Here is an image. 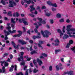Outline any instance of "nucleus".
Returning <instances> with one entry per match:
<instances>
[{
	"instance_id": "nucleus-1",
	"label": "nucleus",
	"mask_w": 75,
	"mask_h": 75,
	"mask_svg": "<svg viewBox=\"0 0 75 75\" xmlns=\"http://www.w3.org/2000/svg\"><path fill=\"white\" fill-rule=\"evenodd\" d=\"M18 20L20 23H22L23 22L25 25H28V22L25 21H27V19L26 18H23L22 19H18V18H11V23H13V24H16V22Z\"/></svg>"
},
{
	"instance_id": "nucleus-2",
	"label": "nucleus",
	"mask_w": 75,
	"mask_h": 75,
	"mask_svg": "<svg viewBox=\"0 0 75 75\" xmlns=\"http://www.w3.org/2000/svg\"><path fill=\"white\" fill-rule=\"evenodd\" d=\"M37 18L38 20H39V22L36 23H34V25H36V29H35L34 30L35 31V32L36 33H38L37 28H38V26L37 25H42V24H45L46 23V22H45V21H42V18L40 17H38Z\"/></svg>"
},
{
	"instance_id": "nucleus-3",
	"label": "nucleus",
	"mask_w": 75,
	"mask_h": 75,
	"mask_svg": "<svg viewBox=\"0 0 75 75\" xmlns=\"http://www.w3.org/2000/svg\"><path fill=\"white\" fill-rule=\"evenodd\" d=\"M72 27V25L71 24L68 25L66 27V30L67 31H70V32H73L72 33L73 35H75V28H71Z\"/></svg>"
},
{
	"instance_id": "nucleus-4",
	"label": "nucleus",
	"mask_w": 75,
	"mask_h": 75,
	"mask_svg": "<svg viewBox=\"0 0 75 75\" xmlns=\"http://www.w3.org/2000/svg\"><path fill=\"white\" fill-rule=\"evenodd\" d=\"M44 33L43 31H41V34L42 35L43 37H46V38H47V37H48L49 35L51 34V33L49 31L47 30L45 31Z\"/></svg>"
},
{
	"instance_id": "nucleus-5",
	"label": "nucleus",
	"mask_w": 75,
	"mask_h": 75,
	"mask_svg": "<svg viewBox=\"0 0 75 75\" xmlns=\"http://www.w3.org/2000/svg\"><path fill=\"white\" fill-rule=\"evenodd\" d=\"M66 33H66L64 34V37L63 36L62 37L63 39H65L66 38H69V37H72L70 36L73 35H72V32L70 31H67L66 32Z\"/></svg>"
},
{
	"instance_id": "nucleus-6",
	"label": "nucleus",
	"mask_w": 75,
	"mask_h": 75,
	"mask_svg": "<svg viewBox=\"0 0 75 75\" xmlns=\"http://www.w3.org/2000/svg\"><path fill=\"white\" fill-rule=\"evenodd\" d=\"M34 6V5L33 4L30 6V8H31L30 11V12H32V14H30V16L32 17H34V15H33V14H34V13L35 14H37L38 13V12H37V11H35L34 13L33 12V11L35 10V8L33 7Z\"/></svg>"
},
{
	"instance_id": "nucleus-7",
	"label": "nucleus",
	"mask_w": 75,
	"mask_h": 75,
	"mask_svg": "<svg viewBox=\"0 0 75 75\" xmlns=\"http://www.w3.org/2000/svg\"><path fill=\"white\" fill-rule=\"evenodd\" d=\"M9 7H13L14 6H16V3L14 1V0H9Z\"/></svg>"
},
{
	"instance_id": "nucleus-8",
	"label": "nucleus",
	"mask_w": 75,
	"mask_h": 75,
	"mask_svg": "<svg viewBox=\"0 0 75 75\" xmlns=\"http://www.w3.org/2000/svg\"><path fill=\"white\" fill-rule=\"evenodd\" d=\"M6 29L8 30L10 34V33L12 34L13 33H16V30H14L12 31H11V26H9L6 27Z\"/></svg>"
},
{
	"instance_id": "nucleus-9",
	"label": "nucleus",
	"mask_w": 75,
	"mask_h": 75,
	"mask_svg": "<svg viewBox=\"0 0 75 75\" xmlns=\"http://www.w3.org/2000/svg\"><path fill=\"white\" fill-rule=\"evenodd\" d=\"M62 66V64L59 63V64L58 65H57L56 67V69L57 71H58L59 69H63V67H61Z\"/></svg>"
},
{
	"instance_id": "nucleus-10",
	"label": "nucleus",
	"mask_w": 75,
	"mask_h": 75,
	"mask_svg": "<svg viewBox=\"0 0 75 75\" xmlns=\"http://www.w3.org/2000/svg\"><path fill=\"white\" fill-rule=\"evenodd\" d=\"M4 33H5V40H8V37H7V35H10V33L8 31H6V30H4Z\"/></svg>"
},
{
	"instance_id": "nucleus-11",
	"label": "nucleus",
	"mask_w": 75,
	"mask_h": 75,
	"mask_svg": "<svg viewBox=\"0 0 75 75\" xmlns=\"http://www.w3.org/2000/svg\"><path fill=\"white\" fill-rule=\"evenodd\" d=\"M23 1L24 3H26L27 4H30L31 3L32 4H34V3L32 0H28V1L27 0H23Z\"/></svg>"
},
{
	"instance_id": "nucleus-12",
	"label": "nucleus",
	"mask_w": 75,
	"mask_h": 75,
	"mask_svg": "<svg viewBox=\"0 0 75 75\" xmlns=\"http://www.w3.org/2000/svg\"><path fill=\"white\" fill-rule=\"evenodd\" d=\"M11 67L10 68L9 71L10 72H12L13 71V68L14 67L15 68V71H17V65H15L14 66L13 65L11 66Z\"/></svg>"
},
{
	"instance_id": "nucleus-13",
	"label": "nucleus",
	"mask_w": 75,
	"mask_h": 75,
	"mask_svg": "<svg viewBox=\"0 0 75 75\" xmlns=\"http://www.w3.org/2000/svg\"><path fill=\"white\" fill-rule=\"evenodd\" d=\"M58 33H60V38H62L63 35H64V33L62 32V31L60 29H58L57 30Z\"/></svg>"
},
{
	"instance_id": "nucleus-14",
	"label": "nucleus",
	"mask_w": 75,
	"mask_h": 75,
	"mask_svg": "<svg viewBox=\"0 0 75 75\" xmlns=\"http://www.w3.org/2000/svg\"><path fill=\"white\" fill-rule=\"evenodd\" d=\"M55 44H54V43H52V45H59V40H58V39H56V40H55Z\"/></svg>"
},
{
	"instance_id": "nucleus-15",
	"label": "nucleus",
	"mask_w": 75,
	"mask_h": 75,
	"mask_svg": "<svg viewBox=\"0 0 75 75\" xmlns=\"http://www.w3.org/2000/svg\"><path fill=\"white\" fill-rule=\"evenodd\" d=\"M2 70L0 69V72L1 73H5L6 72V69H5V67L3 66L2 67Z\"/></svg>"
},
{
	"instance_id": "nucleus-16",
	"label": "nucleus",
	"mask_w": 75,
	"mask_h": 75,
	"mask_svg": "<svg viewBox=\"0 0 75 75\" xmlns=\"http://www.w3.org/2000/svg\"><path fill=\"white\" fill-rule=\"evenodd\" d=\"M11 44L14 47V48L17 49H18V46H19V45H16V44H15V43L13 41H12L11 42Z\"/></svg>"
},
{
	"instance_id": "nucleus-17",
	"label": "nucleus",
	"mask_w": 75,
	"mask_h": 75,
	"mask_svg": "<svg viewBox=\"0 0 75 75\" xmlns=\"http://www.w3.org/2000/svg\"><path fill=\"white\" fill-rule=\"evenodd\" d=\"M73 73V71H70L67 72V73H64V74H62V75H65V74H68L69 75H74V73Z\"/></svg>"
},
{
	"instance_id": "nucleus-18",
	"label": "nucleus",
	"mask_w": 75,
	"mask_h": 75,
	"mask_svg": "<svg viewBox=\"0 0 75 75\" xmlns=\"http://www.w3.org/2000/svg\"><path fill=\"white\" fill-rule=\"evenodd\" d=\"M36 61L37 62H38L39 64V65L40 66V65H41L42 64V62L41 61V60H40V59H39L38 58L37 59Z\"/></svg>"
},
{
	"instance_id": "nucleus-19",
	"label": "nucleus",
	"mask_w": 75,
	"mask_h": 75,
	"mask_svg": "<svg viewBox=\"0 0 75 75\" xmlns=\"http://www.w3.org/2000/svg\"><path fill=\"white\" fill-rule=\"evenodd\" d=\"M18 42L21 44L22 45L26 44H27V42H25L23 40H18Z\"/></svg>"
},
{
	"instance_id": "nucleus-20",
	"label": "nucleus",
	"mask_w": 75,
	"mask_h": 75,
	"mask_svg": "<svg viewBox=\"0 0 75 75\" xmlns=\"http://www.w3.org/2000/svg\"><path fill=\"white\" fill-rule=\"evenodd\" d=\"M13 15L14 17H18L20 16V14L18 12H16L13 13Z\"/></svg>"
},
{
	"instance_id": "nucleus-21",
	"label": "nucleus",
	"mask_w": 75,
	"mask_h": 75,
	"mask_svg": "<svg viewBox=\"0 0 75 75\" xmlns=\"http://www.w3.org/2000/svg\"><path fill=\"white\" fill-rule=\"evenodd\" d=\"M44 42L42 41H40L39 42V44H38V46L39 47L41 48L42 47L41 46V44H43Z\"/></svg>"
},
{
	"instance_id": "nucleus-22",
	"label": "nucleus",
	"mask_w": 75,
	"mask_h": 75,
	"mask_svg": "<svg viewBox=\"0 0 75 75\" xmlns=\"http://www.w3.org/2000/svg\"><path fill=\"white\" fill-rule=\"evenodd\" d=\"M50 4H50L51 6H53V7H57V5L56 4V3H54V4H51V2H50Z\"/></svg>"
},
{
	"instance_id": "nucleus-23",
	"label": "nucleus",
	"mask_w": 75,
	"mask_h": 75,
	"mask_svg": "<svg viewBox=\"0 0 75 75\" xmlns=\"http://www.w3.org/2000/svg\"><path fill=\"white\" fill-rule=\"evenodd\" d=\"M18 59L19 61H23V56H21L20 57L18 58Z\"/></svg>"
},
{
	"instance_id": "nucleus-24",
	"label": "nucleus",
	"mask_w": 75,
	"mask_h": 75,
	"mask_svg": "<svg viewBox=\"0 0 75 75\" xmlns=\"http://www.w3.org/2000/svg\"><path fill=\"white\" fill-rule=\"evenodd\" d=\"M62 30L63 33H65V26H63Z\"/></svg>"
},
{
	"instance_id": "nucleus-25",
	"label": "nucleus",
	"mask_w": 75,
	"mask_h": 75,
	"mask_svg": "<svg viewBox=\"0 0 75 75\" xmlns=\"http://www.w3.org/2000/svg\"><path fill=\"white\" fill-rule=\"evenodd\" d=\"M18 33L19 34L17 35L18 37H20L21 35H22V32L20 31H18Z\"/></svg>"
},
{
	"instance_id": "nucleus-26",
	"label": "nucleus",
	"mask_w": 75,
	"mask_h": 75,
	"mask_svg": "<svg viewBox=\"0 0 75 75\" xmlns=\"http://www.w3.org/2000/svg\"><path fill=\"white\" fill-rule=\"evenodd\" d=\"M56 17L58 18H60L61 17V15L60 13H57L56 15Z\"/></svg>"
},
{
	"instance_id": "nucleus-27",
	"label": "nucleus",
	"mask_w": 75,
	"mask_h": 75,
	"mask_svg": "<svg viewBox=\"0 0 75 75\" xmlns=\"http://www.w3.org/2000/svg\"><path fill=\"white\" fill-rule=\"evenodd\" d=\"M24 58H26L27 59L26 60L27 61H30V60L31 59V58H28V56H25L24 57Z\"/></svg>"
},
{
	"instance_id": "nucleus-28",
	"label": "nucleus",
	"mask_w": 75,
	"mask_h": 75,
	"mask_svg": "<svg viewBox=\"0 0 75 75\" xmlns=\"http://www.w3.org/2000/svg\"><path fill=\"white\" fill-rule=\"evenodd\" d=\"M33 63H34V65L37 68V65H36L37 62H36V60H33Z\"/></svg>"
},
{
	"instance_id": "nucleus-29",
	"label": "nucleus",
	"mask_w": 75,
	"mask_h": 75,
	"mask_svg": "<svg viewBox=\"0 0 75 75\" xmlns=\"http://www.w3.org/2000/svg\"><path fill=\"white\" fill-rule=\"evenodd\" d=\"M73 43H74L73 40H69V43L68 44H69L70 45H71V44H72Z\"/></svg>"
},
{
	"instance_id": "nucleus-30",
	"label": "nucleus",
	"mask_w": 75,
	"mask_h": 75,
	"mask_svg": "<svg viewBox=\"0 0 75 75\" xmlns=\"http://www.w3.org/2000/svg\"><path fill=\"white\" fill-rule=\"evenodd\" d=\"M71 50L74 52V53L75 54V47L71 48Z\"/></svg>"
},
{
	"instance_id": "nucleus-31",
	"label": "nucleus",
	"mask_w": 75,
	"mask_h": 75,
	"mask_svg": "<svg viewBox=\"0 0 75 75\" xmlns=\"http://www.w3.org/2000/svg\"><path fill=\"white\" fill-rule=\"evenodd\" d=\"M1 2L4 5H6V2H5V1L3 0H2L1 1Z\"/></svg>"
},
{
	"instance_id": "nucleus-32",
	"label": "nucleus",
	"mask_w": 75,
	"mask_h": 75,
	"mask_svg": "<svg viewBox=\"0 0 75 75\" xmlns=\"http://www.w3.org/2000/svg\"><path fill=\"white\" fill-rule=\"evenodd\" d=\"M40 36H34L33 37V38L34 40H35V38H40Z\"/></svg>"
},
{
	"instance_id": "nucleus-33",
	"label": "nucleus",
	"mask_w": 75,
	"mask_h": 75,
	"mask_svg": "<svg viewBox=\"0 0 75 75\" xmlns=\"http://www.w3.org/2000/svg\"><path fill=\"white\" fill-rule=\"evenodd\" d=\"M46 16H47V17H49V16H51V13H46L45 14Z\"/></svg>"
},
{
	"instance_id": "nucleus-34",
	"label": "nucleus",
	"mask_w": 75,
	"mask_h": 75,
	"mask_svg": "<svg viewBox=\"0 0 75 75\" xmlns=\"http://www.w3.org/2000/svg\"><path fill=\"white\" fill-rule=\"evenodd\" d=\"M38 70L35 69L33 71V72L34 73H36V72H38Z\"/></svg>"
},
{
	"instance_id": "nucleus-35",
	"label": "nucleus",
	"mask_w": 75,
	"mask_h": 75,
	"mask_svg": "<svg viewBox=\"0 0 75 75\" xmlns=\"http://www.w3.org/2000/svg\"><path fill=\"white\" fill-rule=\"evenodd\" d=\"M8 16H12V14H11V12L10 11H9L8 13Z\"/></svg>"
},
{
	"instance_id": "nucleus-36",
	"label": "nucleus",
	"mask_w": 75,
	"mask_h": 75,
	"mask_svg": "<svg viewBox=\"0 0 75 75\" xmlns=\"http://www.w3.org/2000/svg\"><path fill=\"white\" fill-rule=\"evenodd\" d=\"M70 44H67V45L66 46V48H69V46H70Z\"/></svg>"
},
{
	"instance_id": "nucleus-37",
	"label": "nucleus",
	"mask_w": 75,
	"mask_h": 75,
	"mask_svg": "<svg viewBox=\"0 0 75 75\" xmlns=\"http://www.w3.org/2000/svg\"><path fill=\"white\" fill-rule=\"evenodd\" d=\"M35 53H37V52L36 51H34L33 52H31L30 53L31 55H33V54H35Z\"/></svg>"
},
{
	"instance_id": "nucleus-38",
	"label": "nucleus",
	"mask_w": 75,
	"mask_h": 75,
	"mask_svg": "<svg viewBox=\"0 0 75 75\" xmlns=\"http://www.w3.org/2000/svg\"><path fill=\"white\" fill-rule=\"evenodd\" d=\"M8 55V53H5L3 56V57H5L7 56Z\"/></svg>"
},
{
	"instance_id": "nucleus-39",
	"label": "nucleus",
	"mask_w": 75,
	"mask_h": 75,
	"mask_svg": "<svg viewBox=\"0 0 75 75\" xmlns=\"http://www.w3.org/2000/svg\"><path fill=\"white\" fill-rule=\"evenodd\" d=\"M41 55H42L43 56H44V57H47V55L44 53H43Z\"/></svg>"
},
{
	"instance_id": "nucleus-40",
	"label": "nucleus",
	"mask_w": 75,
	"mask_h": 75,
	"mask_svg": "<svg viewBox=\"0 0 75 75\" xmlns=\"http://www.w3.org/2000/svg\"><path fill=\"white\" fill-rule=\"evenodd\" d=\"M4 65L5 67H7L8 66V63L7 62H5Z\"/></svg>"
},
{
	"instance_id": "nucleus-41",
	"label": "nucleus",
	"mask_w": 75,
	"mask_h": 75,
	"mask_svg": "<svg viewBox=\"0 0 75 75\" xmlns=\"http://www.w3.org/2000/svg\"><path fill=\"white\" fill-rule=\"evenodd\" d=\"M5 62H6L5 61H1V66H3V64Z\"/></svg>"
},
{
	"instance_id": "nucleus-42",
	"label": "nucleus",
	"mask_w": 75,
	"mask_h": 75,
	"mask_svg": "<svg viewBox=\"0 0 75 75\" xmlns=\"http://www.w3.org/2000/svg\"><path fill=\"white\" fill-rule=\"evenodd\" d=\"M16 75H23L22 72H21L18 74H16Z\"/></svg>"
},
{
	"instance_id": "nucleus-43",
	"label": "nucleus",
	"mask_w": 75,
	"mask_h": 75,
	"mask_svg": "<svg viewBox=\"0 0 75 75\" xmlns=\"http://www.w3.org/2000/svg\"><path fill=\"white\" fill-rule=\"evenodd\" d=\"M52 10L53 11H56V8H52Z\"/></svg>"
},
{
	"instance_id": "nucleus-44",
	"label": "nucleus",
	"mask_w": 75,
	"mask_h": 75,
	"mask_svg": "<svg viewBox=\"0 0 75 75\" xmlns=\"http://www.w3.org/2000/svg\"><path fill=\"white\" fill-rule=\"evenodd\" d=\"M60 51H61V50L59 49L55 50V52L56 53H57V52H60Z\"/></svg>"
},
{
	"instance_id": "nucleus-45",
	"label": "nucleus",
	"mask_w": 75,
	"mask_h": 75,
	"mask_svg": "<svg viewBox=\"0 0 75 75\" xmlns=\"http://www.w3.org/2000/svg\"><path fill=\"white\" fill-rule=\"evenodd\" d=\"M50 4H52V3H51V1H47V4H49V5H50V6H51V5L50 4H50ZM49 4H48V3Z\"/></svg>"
},
{
	"instance_id": "nucleus-46",
	"label": "nucleus",
	"mask_w": 75,
	"mask_h": 75,
	"mask_svg": "<svg viewBox=\"0 0 75 75\" xmlns=\"http://www.w3.org/2000/svg\"><path fill=\"white\" fill-rule=\"evenodd\" d=\"M26 72L25 74V75H28V69H26Z\"/></svg>"
},
{
	"instance_id": "nucleus-47",
	"label": "nucleus",
	"mask_w": 75,
	"mask_h": 75,
	"mask_svg": "<svg viewBox=\"0 0 75 75\" xmlns=\"http://www.w3.org/2000/svg\"><path fill=\"white\" fill-rule=\"evenodd\" d=\"M50 23H51V24H53V23H54V21H53V20H50Z\"/></svg>"
},
{
	"instance_id": "nucleus-48",
	"label": "nucleus",
	"mask_w": 75,
	"mask_h": 75,
	"mask_svg": "<svg viewBox=\"0 0 75 75\" xmlns=\"http://www.w3.org/2000/svg\"><path fill=\"white\" fill-rule=\"evenodd\" d=\"M60 22H64V18H62L59 20Z\"/></svg>"
},
{
	"instance_id": "nucleus-49",
	"label": "nucleus",
	"mask_w": 75,
	"mask_h": 75,
	"mask_svg": "<svg viewBox=\"0 0 75 75\" xmlns=\"http://www.w3.org/2000/svg\"><path fill=\"white\" fill-rule=\"evenodd\" d=\"M6 61V62H11L10 59L9 58H8V59Z\"/></svg>"
},
{
	"instance_id": "nucleus-50",
	"label": "nucleus",
	"mask_w": 75,
	"mask_h": 75,
	"mask_svg": "<svg viewBox=\"0 0 75 75\" xmlns=\"http://www.w3.org/2000/svg\"><path fill=\"white\" fill-rule=\"evenodd\" d=\"M25 64V63H24V62L23 61V62H22L21 63V65H24Z\"/></svg>"
},
{
	"instance_id": "nucleus-51",
	"label": "nucleus",
	"mask_w": 75,
	"mask_h": 75,
	"mask_svg": "<svg viewBox=\"0 0 75 75\" xmlns=\"http://www.w3.org/2000/svg\"><path fill=\"white\" fill-rule=\"evenodd\" d=\"M66 22L67 23H70V20H69V19H67L66 20Z\"/></svg>"
},
{
	"instance_id": "nucleus-52",
	"label": "nucleus",
	"mask_w": 75,
	"mask_h": 75,
	"mask_svg": "<svg viewBox=\"0 0 75 75\" xmlns=\"http://www.w3.org/2000/svg\"><path fill=\"white\" fill-rule=\"evenodd\" d=\"M4 14H7V12H6V10H4Z\"/></svg>"
},
{
	"instance_id": "nucleus-53",
	"label": "nucleus",
	"mask_w": 75,
	"mask_h": 75,
	"mask_svg": "<svg viewBox=\"0 0 75 75\" xmlns=\"http://www.w3.org/2000/svg\"><path fill=\"white\" fill-rule=\"evenodd\" d=\"M64 58H62L61 59V62H64Z\"/></svg>"
},
{
	"instance_id": "nucleus-54",
	"label": "nucleus",
	"mask_w": 75,
	"mask_h": 75,
	"mask_svg": "<svg viewBox=\"0 0 75 75\" xmlns=\"http://www.w3.org/2000/svg\"><path fill=\"white\" fill-rule=\"evenodd\" d=\"M32 47H33V46L31 45L30 48V51H33V49H32Z\"/></svg>"
},
{
	"instance_id": "nucleus-55",
	"label": "nucleus",
	"mask_w": 75,
	"mask_h": 75,
	"mask_svg": "<svg viewBox=\"0 0 75 75\" xmlns=\"http://www.w3.org/2000/svg\"><path fill=\"white\" fill-rule=\"evenodd\" d=\"M52 66H50L49 67V70L50 71H52Z\"/></svg>"
},
{
	"instance_id": "nucleus-56",
	"label": "nucleus",
	"mask_w": 75,
	"mask_h": 75,
	"mask_svg": "<svg viewBox=\"0 0 75 75\" xmlns=\"http://www.w3.org/2000/svg\"><path fill=\"white\" fill-rule=\"evenodd\" d=\"M70 37H71L72 38H75V35H71L70 36Z\"/></svg>"
},
{
	"instance_id": "nucleus-57",
	"label": "nucleus",
	"mask_w": 75,
	"mask_h": 75,
	"mask_svg": "<svg viewBox=\"0 0 75 75\" xmlns=\"http://www.w3.org/2000/svg\"><path fill=\"white\" fill-rule=\"evenodd\" d=\"M21 4H22V5H24V1H21Z\"/></svg>"
},
{
	"instance_id": "nucleus-58",
	"label": "nucleus",
	"mask_w": 75,
	"mask_h": 75,
	"mask_svg": "<svg viewBox=\"0 0 75 75\" xmlns=\"http://www.w3.org/2000/svg\"><path fill=\"white\" fill-rule=\"evenodd\" d=\"M33 72V71H32V69H29V72L30 73H32V72Z\"/></svg>"
},
{
	"instance_id": "nucleus-59",
	"label": "nucleus",
	"mask_w": 75,
	"mask_h": 75,
	"mask_svg": "<svg viewBox=\"0 0 75 75\" xmlns=\"http://www.w3.org/2000/svg\"><path fill=\"white\" fill-rule=\"evenodd\" d=\"M45 6H43L42 7V9H45Z\"/></svg>"
},
{
	"instance_id": "nucleus-60",
	"label": "nucleus",
	"mask_w": 75,
	"mask_h": 75,
	"mask_svg": "<svg viewBox=\"0 0 75 75\" xmlns=\"http://www.w3.org/2000/svg\"><path fill=\"white\" fill-rule=\"evenodd\" d=\"M27 66H25L24 68V70H25L27 68Z\"/></svg>"
},
{
	"instance_id": "nucleus-61",
	"label": "nucleus",
	"mask_w": 75,
	"mask_h": 75,
	"mask_svg": "<svg viewBox=\"0 0 75 75\" xmlns=\"http://www.w3.org/2000/svg\"><path fill=\"white\" fill-rule=\"evenodd\" d=\"M20 54H21V56L23 55V54H24V52H20Z\"/></svg>"
},
{
	"instance_id": "nucleus-62",
	"label": "nucleus",
	"mask_w": 75,
	"mask_h": 75,
	"mask_svg": "<svg viewBox=\"0 0 75 75\" xmlns=\"http://www.w3.org/2000/svg\"><path fill=\"white\" fill-rule=\"evenodd\" d=\"M10 59H12V58H13V55H11L10 56Z\"/></svg>"
},
{
	"instance_id": "nucleus-63",
	"label": "nucleus",
	"mask_w": 75,
	"mask_h": 75,
	"mask_svg": "<svg viewBox=\"0 0 75 75\" xmlns=\"http://www.w3.org/2000/svg\"><path fill=\"white\" fill-rule=\"evenodd\" d=\"M3 26H0V30H2L3 29Z\"/></svg>"
},
{
	"instance_id": "nucleus-64",
	"label": "nucleus",
	"mask_w": 75,
	"mask_h": 75,
	"mask_svg": "<svg viewBox=\"0 0 75 75\" xmlns=\"http://www.w3.org/2000/svg\"><path fill=\"white\" fill-rule=\"evenodd\" d=\"M73 4H74L75 5V0H73Z\"/></svg>"
}]
</instances>
